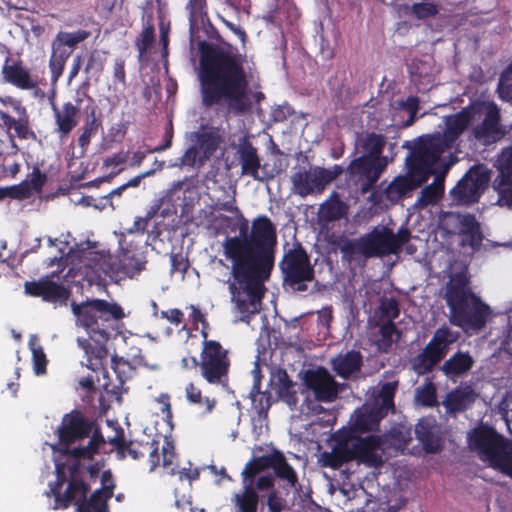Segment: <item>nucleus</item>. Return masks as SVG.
Returning <instances> with one entry per match:
<instances>
[{"label": "nucleus", "mask_w": 512, "mask_h": 512, "mask_svg": "<svg viewBox=\"0 0 512 512\" xmlns=\"http://www.w3.org/2000/svg\"><path fill=\"white\" fill-rule=\"evenodd\" d=\"M304 384L320 402H332L338 393V384L324 367L309 369L304 374Z\"/></svg>", "instance_id": "412c9836"}, {"label": "nucleus", "mask_w": 512, "mask_h": 512, "mask_svg": "<svg viewBox=\"0 0 512 512\" xmlns=\"http://www.w3.org/2000/svg\"><path fill=\"white\" fill-rule=\"evenodd\" d=\"M56 272L41 277L38 280L26 281L24 283V292L26 295L41 298L42 301L53 304L54 306H66L71 296L69 288L53 280Z\"/></svg>", "instance_id": "dca6fc26"}, {"label": "nucleus", "mask_w": 512, "mask_h": 512, "mask_svg": "<svg viewBox=\"0 0 512 512\" xmlns=\"http://www.w3.org/2000/svg\"><path fill=\"white\" fill-rule=\"evenodd\" d=\"M342 173L343 168L337 164L330 169L314 166L309 170H299L291 178L293 191L301 197L320 194L328 184L333 182Z\"/></svg>", "instance_id": "2eb2a0df"}, {"label": "nucleus", "mask_w": 512, "mask_h": 512, "mask_svg": "<svg viewBox=\"0 0 512 512\" xmlns=\"http://www.w3.org/2000/svg\"><path fill=\"white\" fill-rule=\"evenodd\" d=\"M493 188L498 194V203L501 206L512 207V148L499 167Z\"/></svg>", "instance_id": "bb28decb"}, {"label": "nucleus", "mask_w": 512, "mask_h": 512, "mask_svg": "<svg viewBox=\"0 0 512 512\" xmlns=\"http://www.w3.org/2000/svg\"><path fill=\"white\" fill-rule=\"evenodd\" d=\"M386 144V138L375 132L367 133L360 141L361 148L366 153L363 156H371L374 159H386L382 152Z\"/></svg>", "instance_id": "de8ad7c7"}, {"label": "nucleus", "mask_w": 512, "mask_h": 512, "mask_svg": "<svg viewBox=\"0 0 512 512\" xmlns=\"http://www.w3.org/2000/svg\"><path fill=\"white\" fill-rule=\"evenodd\" d=\"M447 216H453L458 222V234L461 238L460 245L469 247L473 251H479L485 238L482 231L481 223L472 213H452L448 212Z\"/></svg>", "instance_id": "4be33fe9"}, {"label": "nucleus", "mask_w": 512, "mask_h": 512, "mask_svg": "<svg viewBox=\"0 0 512 512\" xmlns=\"http://www.w3.org/2000/svg\"><path fill=\"white\" fill-rule=\"evenodd\" d=\"M270 464L271 454L253 457L249 460L242 471L243 482L245 485L253 486L255 476L262 471L270 469Z\"/></svg>", "instance_id": "a18cd8bd"}, {"label": "nucleus", "mask_w": 512, "mask_h": 512, "mask_svg": "<svg viewBox=\"0 0 512 512\" xmlns=\"http://www.w3.org/2000/svg\"><path fill=\"white\" fill-rule=\"evenodd\" d=\"M185 395L187 401L190 404L202 408V415L210 414L214 410L217 403L215 398L203 396L201 389L192 382L186 385Z\"/></svg>", "instance_id": "79ce46f5"}, {"label": "nucleus", "mask_w": 512, "mask_h": 512, "mask_svg": "<svg viewBox=\"0 0 512 512\" xmlns=\"http://www.w3.org/2000/svg\"><path fill=\"white\" fill-rule=\"evenodd\" d=\"M272 383L278 398L286 403L291 409L296 408L298 404L296 383L289 377L287 371L278 368L272 375Z\"/></svg>", "instance_id": "473e14b6"}, {"label": "nucleus", "mask_w": 512, "mask_h": 512, "mask_svg": "<svg viewBox=\"0 0 512 512\" xmlns=\"http://www.w3.org/2000/svg\"><path fill=\"white\" fill-rule=\"evenodd\" d=\"M348 213V205L340 199L337 192H332L319 207V216L326 222L341 220Z\"/></svg>", "instance_id": "ea45409f"}, {"label": "nucleus", "mask_w": 512, "mask_h": 512, "mask_svg": "<svg viewBox=\"0 0 512 512\" xmlns=\"http://www.w3.org/2000/svg\"><path fill=\"white\" fill-rule=\"evenodd\" d=\"M234 504L236 512H257L259 495L252 485H245L240 494H235Z\"/></svg>", "instance_id": "c03bdc74"}, {"label": "nucleus", "mask_w": 512, "mask_h": 512, "mask_svg": "<svg viewBox=\"0 0 512 512\" xmlns=\"http://www.w3.org/2000/svg\"><path fill=\"white\" fill-rule=\"evenodd\" d=\"M186 8L189 12L191 28L198 27L205 23V20L207 19L206 0H188Z\"/></svg>", "instance_id": "864d4df0"}, {"label": "nucleus", "mask_w": 512, "mask_h": 512, "mask_svg": "<svg viewBox=\"0 0 512 512\" xmlns=\"http://www.w3.org/2000/svg\"><path fill=\"white\" fill-rule=\"evenodd\" d=\"M332 370L342 379H349L352 375L360 372L363 366V356L358 350H349L339 353L330 361Z\"/></svg>", "instance_id": "c756f323"}, {"label": "nucleus", "mask_w": 512, "mask_h": 512, "mask_svg": "<svg viewBox=\"0 0 512 512\" xmlns=\"http://www.w3.org/2000/svg\"><path fill=\"white\" fill-rule=\"evenodd\" d=\"M459 333L443 325L435 330L422 351L410 360L411 369L423 376L431 373L446 357L450 346L458 340Z\"/></svg>", "instance_id": "9b49d317"}, {"label": "nucleus", "mask_w": 512, "mask_h": 512, "mask_svg": "<svg viewBox=\"0 0 512 512\" xmlns=\"http://www.w3.org/2000/svg\"><path fill=\"white\" fill-rule=\"evenodd\" d=\"M396 392V386L392 383H385L375 400V403L370 407L375 411L379 410L380 414H383V418H385L390 411H393L394 406V396Z\"/></svg>", "instance_id": "49530a36"}, {"label": "nucleus", "mask_w": 512, "mask_h": 512, "mask_svg": "<svg viewBox=\"0 0 512 512\" xmlns=\"http://www.w3.org/2000/svg\"><path fill=\"white\" fill-rule=\"evenodd\" d=\"M4 189L6 198L9 197L15 200H25L33 196L27 182H24V180L17 185L4 187Z\"/></svg>", "instance_id": "bf43d9fd"}, {"label": "nucleus", "mask_w": 512, "mask_h": 512, "mask_svg": "<svg viewBox=\"0 0 512 512\" xmlns=\"http://www.w3.org/2000/svg\"><path fill=\"white\" fill-rule=\"evenodd\" d=\"M241 54L202 42L198 81L201 104L205 108L224 107L227 114L241 116L252 102L247 94L249 82Z\"/></svg>", "instance_id": "f257e3e1"}, {"label": "nucleus", "mask_w": 512, "mask_h": 512, "mask_svg": "<svg viewBox=\"0 0 512 512\" xmlns=\"http://www.w3.org/2000/svg\"><path fill=\"white\" fill-rule=\"evenodd\" d=\"M255 249L249 243L231 240L225 247V258L231 262L233 281H228L231 300L235 304L240 320L248 323L251 316L258 312L256 304L264 296V282L271 275L275 263V250L264 249L255 243Z\"/></svg>", "instance_id": "f03ea898"}, {"label": "nucleus", "mask_w": 512, "mask_h": 512, "mask_svg": "<svg viewBox=\"0 0 512 512\" xmlns=\"http://www.w3.org/2000/svg\"><path fill=\"white\" fill-rule=\"evenodd\" d=\"M450 148L452 147L440 133L420 137L411 156L407 159V167L413 168L414 172L428 180L434 173V164Z\"/></svg>", "instance_id": "4468645a"}, {"label": "nucleus", "mask_w": 512, "mask_h": 512, "mask_svg": "<svg viewBox=\"0 0 512 512\" xmlns=\"http://www.w3.org/2000/svg\"><path fill=\"white\" fill-rule=\"evenodd\" d=\"M72 311L90 339L98 341H109L117 330L118 322L125 316L119 304L104 299H87L80 304L73 303Z\"/></svg>", "instance_id": "423d86ee"}, {"label": "nucleus", "mask_w": 512, "mask_h": 512, "mask_svg": "<svg viewBox=\"0 0 512 512\" xmlns=\"http://www.w3.org/2000/svg\"><path fill=\"white\" fill-rule=\"evenodd\" d=\"M417 398L424 406L433 407L437 403L436 389L434 385L429 383L418 390Z\"/></svg>", "instance_id": "69168bd1"}, {"label": "nucleus", "mask_w": 512, "mask_h": 512, "mask_svg": "<svg viewBox=\"0 0 512 512\" xmlns=\"http://www.w3.org/2000/svg\"><path fill=\"white\" fill-rule=\"evenodd\" d=\"M270 469H273L275 475L286 480L291 487H295L298 483V477L293 467L287 462L284 454L279 450L271 453Z\"/></svg>", "instance_id": "a19ab883"}, {"label": "nucleus", "mask_w": 512, "mask_h": 512, "mask_svg": "<svg viewBox=\"0 0 512 512\" xmlns=\"http://www.w3.org/2000/svg\"><path fill=\"white\" fill-rule=\"evenodd\" d=\"M469 450L487 467L512 479V440L480 423L467 433Z\"/></svg>", "instance_id": "39448f33"}, {"label": "nucleus", "mask_w": 512, "mask_h": 512, "mask_svg": "<svg viewBox=\"0 0 512 512\" xmlns=\"http://www.w3.org/2000/svg\"><path fill=\"white\" fill-rule=\"evenodd\" d=\"M412 14L419 20H425L438 14V6L432 2L414 3L411 7Z\"/></svg>", "instance_id": "6e6d98bb"}, {"label": "nucleus", "mask_w": 512, "mask_h": 512, "mask_svg": "<svg viewBox=\"0 0 512 512\" xmlns=\"http://www.w3.org/2000/svg\"><path fill=\"white\" fill-rule=\"evenodd\" d=\"M279 269L283 286L294 292H305L308 283L315 279V269L310 256L300 243L284 252Z\"/></svg>", "instance_id": "9d476101"}, {"label": "nucleus", "mask_w": 512, "mask_h": 512, "mask_svg": "<svg viewBox=\"0 0 512 512\" xmlns=\"http://www.w3.org/2000/svg\"><path fill=\"white\" fill-rule=\"evenodd\" d=\"M387 165L386 159H374L371 156H360L352 160L347 167L349 177L360 185L362 193L369 192Z\"/></svg>", "instance_id": "f3484780"}, {"label": "nucleus", "mask_w": 512, "mask_h": 512, "mask_svg": "<svg viewBox=\"0 0 512 512\" xmlns=\"http://www.w3.org/2000/svg\"><path fill=\"white\" fill-rule=\"evenodd\" d=\"M146 261L136 254L125 252L118 257L101 256L99 269L110 278H132L145 269Z\"/></svg>", "instance_id": "6ab92c4d"}, {"label": "nucleus", "mask_w": 512, "mask_h": 512, "mask_svg": "<svg viewBox=\"0 0 512 512\" xmlns=\"http://www.w3.org/2000/svg\"><path fill=\"white\" fill-rule=\"evenodd\" d=\"M97 110L98 107L95 100L91 96L87 95L86 105L84 107L86 119L83 131L78 138V144L83 148L89 145L92 136L96 134L98 127L101 125V122L96 117Z\"/></svg>", "instance_id": "4c0bfd02"}, {"label": "nucleus", "mask_w": 512, "mask_h": 512, "mask_svg": "<svg viewBox=\"0 0 512 512\" xmlns=\"http://www.w3.org/2000/svg\"><path fill=\"white\" fill-rule=\"evenodd\" d=\"M108 442L116 449L119 459H124L126 457V450L129 448V441L125 439L124 430L122 428H119L116 431L115 436L108 439Z\"/></svg>", "instance_id": "0e129e2a"}, {"label": "nucleus", "mask_w": 512, "mask_h": 512, "mask_svg": "<svg viewBox=\"0 0 512 512\" xmlns=\"http://www.w3.org/2000/svg\"><path fill=\"white\" fill-rule=\"evenodd\" d=\"M170 261H171V273L179 272V273L185 274L190 267L188 258L185 257L182 253L171 254Z\"/></svg>", "instance_id": "774afa93"}, {"label": "nucleus", "mask_w": 512, "mask_h": 512, "mask_svg": "<svg viewBox=\"0 0 512 512\" xmlns=\"http://www.w3.org/2000/svg\"><path fill=\"white\" fill-rule=\"evenodd\" d=\"M30 345L32 350L34 372L37 375H43L46 373L47 366V358L44 350L40 345L36 346L34 343H31Z\"/></svg>", "instance_id": "13d9d810"}, {"label": "nucleus", "mask_w": 512, "mask_h": 512, "mask_svg": "<svg viewBox=\"0 0 512 512\" xmlns=\"http://www.w3.org/2000/svg\"><path fill=\"white\" fill-rule=\"evenodd\" d=\"M444 194V180L437 176L434 181L425 186L418 198V203L422 207H426L430 204H435Z\"/></svg>", "instance_id": "3c124183"}, {"label": "nucleus", "mask_w": 512, "mask_h": 512, "mask_svg": "<svg viewBox=\"0 0 512 512\" xmlns=\"http://www.w3.org/2000/svg\"><path fill=\"white\" fill-rule=\"evenodd\" d=\"M380 339L377 341V347L382 352H388L393 343L400 338V331L392 321L382 323L379 328Z\"/></svg>", "instance_id": "603ef678"}, {"label": "nucleus", "mask_w": 512, "mask_h": 512, "mask_svg": "<svg viewBox=\"0 0 512 512\" xmlns=\"http://www.w3.org/2000/svg\"><path fill=\"white\" fill-rule=\"evenodd\" d=\"M499 97L503 100H512V63L500 74L498 81Z\"/></svg>", "instance_id": "5fc2aeb1"}, {"label": "nucleus", "mask_w": 512, "mask_h": 512, "mask_svg": "<svg viewBox=\"0 0 512 512\" xmlns=\"http://www.w3.org/2000/svg\"><path fill=\"white\" fill-rule=\"evenodd\" d=\"M0 120L8 130H14L15 135L21 140L36 139V134L30 127V116L28 112L12 117L7 112L0 110Z\"/></svg>", "instance_id": "e433bc0d"}, {"label": "nucleus", "mask_w": 512, "mask_h": 512, "mask_svg": "<svg viewBox=\"0 0 512 512\" xmlns=\"http://www.w3.org/2000/svg\"><path fill=\"white\" fill-rule=\"evenodd\" d=\"M94 429V423L90 419L84 417L79 411L73 410L63 416L57 429L59 444L62 448L70 447L76 441L89 437Z\"/></svg>", "instance_id": "a211bd4d"}, {"label": "nucleus", "mask_w": 512, "mask_h": 512, "mask_svg": "<svg viewBox=\"0 0 512 512\" xmlns=\"http://www.w3.org/2000/svg\"><path fill=\"white\" fill-rule=\"evenodd\" d=\"M384 439L380 435H335V444L330 452L322 454L325 467L339 469L343 464L357 461L370 468H379L384 461L379 451Z\"/></svg>", "instance_id": "20e7f679"}, {"label": "nucleus", "mask_w": 512, "mask_h": 512, "mask_svg": "<svg viewBox=\"0 0 512 512\" xmlns=\"http://www.w3.org/2000/svg\"><path fill=\"white\" fill-rule=\"evenodd\" d=\"M203 337L199 368L201 376L210 384H223L228 381L230 369L229 351L220 342L208 340L207 331H201Z\"/></svg>", "instance_id": "f8f14e48"}, {"label": "nucleus", "mask_w": 512, "mask_h": 512, "mask_svg": "<svg viewBox=\"0 0 512 512\" xmlns=\"http://www.w3.org/2000/svg\"><path fill=\"white\" fill-rule=\"evenodd\" d=\"M410 238L411 232L408 228L401 227L394 234L387 227H374L357 239L345 241L340 250L348 258L355 256H362L365 259L380 258L399 253Z\"/></svg>", "instance_id": "0eeeda50"}, {"label": "nucleus", "mask_w": 512, "mask_h": 512, "mask_svg": "<svg viewBox=\"0 0 512 512\" xmlns=\"http://www.w3.org/2000/svg\"><path fill=\"white\" fill-rule=\"evenodd\" d=\"M71 56V50H62L52 45V53L49 59V69L51 73V82L57 83L61 75L63 74L65 64L68 58Z\"/></svg>", "instance_id": "8fccbe9b"}, {"label": "nucleus", "mask_w": 512, "mask_h": 512, "mask_svg": "<svg viewBox=\"0 0 512 512\" xmlns=\"http://www.w3.org/2000/svg\"><path fill=\"white\" fill-rule=\"evenodd\" d=\"M155 40V30L152 24L146 25L140 35V39L137 42V48L140 55H143L147 52L149 47L153 44Z\"/></svg>", "instance_id": "680f3d73"}, {"label": "nucleus", "mask_w": 512, "mask_h": 512, "mask_svg": "<svg viewBox=\"0 0 512 512\" xmlns=\"http://www.w3.org/2000/svg\"><path fill=\"white\" fill-rule=\"evenodd\" d=\"M239 162L241 165V174L250 176L254 180L264 181L268 178L267 175H260L261 160L258 155L257 148L253 146L250 141H244L239 145L237 150Z\"/></svg>", "instance_id": "c85d7f7f"}, {"label": "nucleus", "mask_w": 512, "mask_h": 512, "mask_svg": "<svg viewBox=\"0 0 512 512\" xmlns=\"http://www.w3.org/2000/svg\"><path fill=\"white\" fill-rule=\"evenodd\" d=\"M427 180L414 172L413 168L408 167L406 175L397 176L394 180L385 188V198L391 203H397L403 198L409 197L410 194L420 187Z\"/></svg>", "instance_id": "a878e982"}, {"label": "nucleus", "mask_w": 512, "mask_h": 512, "mask_svg": "<svg viewBox=\"0 0 512 512\" xmlns=\"http://www.w3.org/2000/svg\"><path fill=\"white\" fill-rule=\"evenodd\" d=\"M475 364L469 351L458 350L446 359L440 366V371L447 379L456 381L466 376Z\"/></svg>", "instance_id": "cd10ccee"}, {"label": "nucleus", "mask_w": 512, "mask_h": 512, "mask_svg": "<svg viewBox=\"0 0 512 512\" xmlns=\"http://www.w3.org/2000/svg\"><path fill=\"white\" fill-rule=\"evenodd\" d=\"M479 112V108L474 105H468L459 112L449 115L445 120V130L441 137L453 147L456 140L470 126L472 120Z\"/></svg>", "instance_id": "393cba45"}, {"label": "nucleus", "mask_w": 512, "mask_h": 512, "mask_svg": "<svg viewBox=\"0 0 512 512\" xmlns=\"http://www.w3.org/2000/svg\"><path fill=\"white\" fill-rule=\"evenodd\" d=\"M415 434L426 453H438L442 450V438L429 420H420L415 427Z\"/></svg>", "instance_id": "c9c22d12"}, {"label": "nucleus", "mask_w": 512, "mask_h": 512, "mask_svg": "<svg viewBox=\"0 0 512 512\" xmlns=\"http://www.w3.org/2000/svg\"><path fill=\"white\" fill-rule=\"evenodd\" d=\"M217 210H222L235 214L239 219V235L227 236L222 243L223 255L225 256V247L231 240L245 241L255 249V243L262 245L264 249H276L277 246V233L276 228L269 217L262 215L258 216L252 221L251 230L248 234L249 226L248 220L244 217L243 213L236 205L235 199L220 202L216 204Z\"/></svg>", "instance_id": "1a4fd4ad"}, {"label": "nucleus", "mask_w": 512, "mask_h": 512, "mask_svg": "<svg viewBox=\"0 0 512 512\" xmlns=\"http://www.w3.org/2000/svg\"><path fill=\"white\" fill-rule=\"evenodd\" d=\"M112 497L111 487L96 489L89 497L76 504V512H109L108 500Z\"/></svg>", "instance_id": "58836bf2"}, {"label": "nucleus", "mask_w": 512, "mask_h": 512, "mask_svg": "<svg viewBox=\"0 0 512 512\" xmlns=\"http://www.w3.org/2000/svg\"><path fill=\"white\" fill-rule=\"evenodd\" d=\"M474 137L484 145L493 144L503 138L505 131L501 126L499 108L490 104L485 112L484 118L473 128Z\"/></svg>", "instance_id": "5701e85b"}, {"label": "nucleus", "mask_w": 512, "mask_h": 512, "mask_svg": "<svg viewBox=\"0 0 512 512\" xmlns=\"http://www.w3.org/2000/svg\"><path fill=\"white\" fill-rule=\"evenodd\" d=\"M108 341H98L97 339H78L79 346L86 355V367L94 372L104 368V360L108 356L106 343Z\"/></svg>", "instance_id": "72a5a7b5"}, {"label": "nucleus", "mask_w": 512, "mask_h": 512, "mask_svg": "<svg viewBox=\"0 0 512 512\" xmlns=\"http://www.w3.org/2000/svg\"><path fill=\"white\" fill-rule=\"evenodd\" d=\"M57 132L61 138L67 137L78 124L79 108L72 102H65L60 109L54 102L51 104Z\"/></svg>", "instance_id": "2f4dec72"}, {"label": "nucleus", "mask_w": 512, "mask_h": 512, "mask_svg": "<svg viewBox=\"0 0 512 512\" xmlns=\"http://www.w3.org/2000/svg\"><path fill=\"white\" fill-rule=\"evenodd\" d=\"M251 373L253 375V385L250 390V397H251L252 401L255 402L257 396H259V395H261V399L265 397L268 401L270 398V395L267 393L261 392V381H262L263 376H262L260 365L258 362L255 363V366L252 369Z\"/></svg>", "instance_id": "e2e57ef3"}, {"label": "nucleus", "mask_w": 512, "mask_h": 512, "mask_svg": "<svg viewBox=\"0 0 512 512\" xmlns=\"http://www.w3.org/2000/svg\"><path fill=\"white\" fill-rule=\"evenodd\" d=\"M105 443L106 441L102 435L101 429L95 426L87 445L74 448L64 447L61 448V453L73 458L75 460L74 462L80 463L81 460L90 462L94 460V456L99 453L100 447Z\"/></svg>", "instance_id": "7c9ffc66"}, {"label": "nucleus", "mask_w": 512, "mask_h": 512, "mask_svg": "<svg viewBox=\"0 0 512 512\" xmlns=\"http://www.w3.org/2000/svg\"><path fill=\"white\" fill-rule=\"evenodd\" d=\"M197 141L198 148L203 151L204 158H209L219 148L222 138L219 134V129L212 128L209 131H203L198 134Z\"/></svg>", "instance_id": "09e8293b"}, {"label": "nucleus", "mask_w": 512, "mask_h": 512, "mask_svg": "<svg viewBox=\"0 0 512 512\" xmlns=\"http://www.w3.org/2000/svg\"><path fill=\"white\" fill-rule=\"evenodd\" d=\"M491 170L485 164L473 165L450 190L452 201L460 206L477 203L488 188Z\"/></svg>", "instance_id": "ddd939ff"}, {"label": "nucleus", "mask_w": 512, "mask_h": 512, "mask_svg": "<svg viewBox=\"0 0 512 512\" xmlns=\"http://www.w3.org/2000/svg\"><path fill=\"white\" fill-rule=\"evenodd\" d=\"M24 182H27L32 194L40 193L47 182V175L41 172L38 167H34Z\"/></svg>", "instance_id": "4d7b16f0"}, {"label": "nucleus", "mask_w": 512, "mask_h": 512, "mask_svg": "<svg viewBox=\"0 0 512 512\" xmlns=\"http://www.w3.org/2000/svg\"><path fill=\"white\" fill-rule=\"evenodd\" d=\"M444 299L449 309V322L464 330H481L492 313L489 305L473 292L470 278L464 272L451 275Z\"/></svg>", "instance_id": "7ed1b4c3"}, {"label": "nucleus", "mask_w": 512, "mask_h": 512, "mask_svg": "<svg viewBox=\"0 0 512 512\" xmlns=\"http://www.w3.org/2000/svg\"><path fill=\"white\" fill-rule=\"evenodd\" d=\"M90 35V31L83 29H79L73 32L60 31L57 33L52 44L53 46L62 48V50H71L72 53L73 49H75L79 43L88 39Z\"/></svg>", "instance_id": "37998d69"}, {"label": "nucleus", "mask_w": 512, "mask_h": 512, "mask_svg": "<svg viewBox=\"0 0 512 512\" xmlns=\"http://www.w3.org/2000/svg\"><path fill=\"white\" fill-rule=\"evenodd\" d=\"M383 419L379 410L375 411L369 406L357 409L351 417V426L347 430H340L336 435H361L379 430L380 421Z\"/></svg>", "instance_id": "b1692460"}, {"label": "nucleus", "mask_w": 512, "mask_h": 512, "mask_svg": "<svg viewBox=\"0 0 512 512\" xmlns=\"http://www.w3.org/2000/svg\"><path fill=\"white\" fill-rule=\"evenodd\" d=\"M380 310L382 318H386L387 321L394 322V319L398 318L400 315L399 303L395 298L383 300L380 305Z\"/></svg>", "instance_id": "052dcab7"}, {"label": "nucleus", "mask_w": 512, "mask_h": 512, "mask_svg": "<svg viewBox=\"0 0 512 512\" xmlns=\"http://www.w3.org/2000/svg\"><path fill=\"white\" fill-rule=\"evenodd\" d=\"M1 77L4 83L20 90H34L39 85L38 77L32 75L24 61L20 57H12L10 53H8L2 65Z\"/></svg>", "instance_id": "aec40b11"}, {"label": "nucleus", "mask_w": 512, "mask_h": 512, "mask_svg": "<svg viewBox=\"0 0 512 512\" xmlns=\"http://www.w3.org/2000/svg\"><path fill=\"white\" fill-rule=\"evenodd\" d=\"M476 398L477 394L471 386H459L447 394L444 406L450 413H460L470 408Z\"/></svg>", "instance_id": "f704fd0d"}, {"label": "nucleus", "mask_w": 512, "mask_h": 512, "mask_svg": "<svg viewBox=\"0 0 512 512\" xmlns=\"http://www.w3.org/2000/svg\"><path fill=\"white\" fill-rule=\"evenodd\" d=\"M143 450L147 451L149 456L150 463V471H154L160 465V456H159V440L153 439L150 442H145L143 445Z\"/></svg>", "instance_id": "338daca9"}, {"label": "nucleus", "mask_w": 512, "mask_h": 512, "mask_svg": "<svg viewBox=\"0 0 512 512\" xmlns=\"http://www.w3.org/2000/svg\"><path fill=\"white\" fill-rule=\"evenodd\" d=\"M56 480L49 483L47 496L54 497V509H67L76 505L90 492V485L83 478L81 463H56Z\"/></svg>", "instance_id": "6e6552de"}]
</instances>
